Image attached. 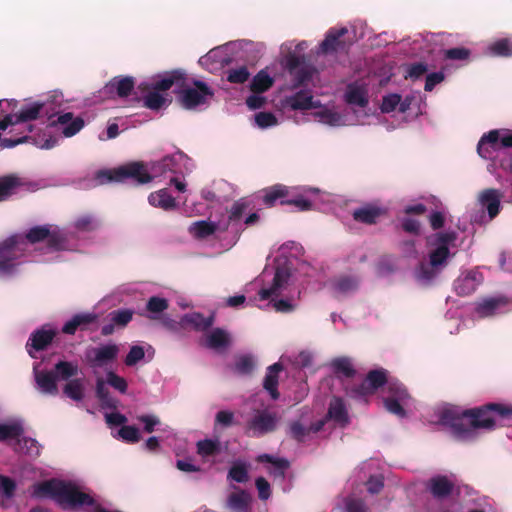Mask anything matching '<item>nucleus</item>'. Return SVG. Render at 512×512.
<instances>
[{"mask_svg":"<svg viewBox=\"0 0 512 512\" xmlns=\"http://www.w3.org/2000/svg\"><path fill=\"white\" fill-rule=\"evenodd\" d=\"M301 250L302 247L295 242L284 243L273 263L266 265L250 284L258 288L255 297L257 307L272 308L282 313L296 309L306 278L314 276L316 272L308 262L297 259Z\"/></svg>","mask_w":512,"mask_h":512,"instance_id":"nucleus-1","label":"nucleus"},{"mask_svg":"<svg viewBox=\"0 0 512 512\" xmlns=\"http://www.w3.org/2000/svg\"><path fill=\"white\" fill-rule=\"evenodd\" d=\"M62 103V95L54 94L41 101L29 102L21 107L18 113L6 115L0 120V146L13 148L16 145L31 141L41 149H51L58 145V137L46 129L34 133L31 121L51 119Z\"/></svg>","mask_w":512,"mask_h":512,"instance_id":"nucleus-2","label":"nucleus"},{"mask_svg":"<svg viewBox=\"0 0 512 512\" xmlns=\"http://www.w3.org/2000/svg\"><path fill=\"white\" fill-rule=\"evenodd\" d=\"M437 424L447 428L460 441H471L481 431H489L512 421V405L491 403L479 408L459 410L444 407L436 413Z\"/></svg>","mask_w":512,"mask_h":512,"instance_id":"nucleus-3","label":"nucleus"},{"mask_svg":"<svg viewBox=\"0 0 512 512\" xmlns=\"http://www.w3.org/2000/svg\"><path fill=\"white\" fill-rule=\"evenodd\" d=\"M190 160L182 153L163 158L151 165L150 171L137 162L129 163L115 169L101 170L96 174L98 184L111 182H126L133 180L139 184L147 183L153 179L169 181L179 192H184L186 184L179 176L191 171Z\"/></svg>","mask_w":512,"mask_h":512,"instance_id":"nucleus-4","label":"nucleus"},{"mask_svg":"<svg viewBox=\"0 0 512 512\" xmlns=\"http://www.w3.org/2000/svg\"><path fill=\"white\" fill-rule=\"evenodd\" d=\"M458 233L452 229L436 231L426 237V255L413 268V279L422 286L431 285L458 251Z\"/></svg>","mask_w":512,"mask_h":512,"instance_id":"nucleus-5","label":"nucleus"},{"mask_svg":"<svg viewBox=\"0 0 512 512\" xmlns=\"http://www.w3.org/2000/svg\"><path fill=\"white\" fill-rule=\"evenodd\" d=\"M385 385L383 402L385 408L392 414L403 418L406 408L410 405V396L401 383L388 379L385 370H374L368 373L359 385L346 389V394L358 401L366 402L367 398Z\"/></svg>","mask_w":512,"mask_h":512,"instance_id":"nucleus-6","label":"nucleus"},{"mask_svg":"<svg viewBox=\"0 0 512 512\" xmlns=\"http://www.w3.org/2000/svg\"><path fill=\"white\" fill-rule=\"evenodd\" d=\"M67 236L64 229L55 225H40L32 227L26 235L15 234L4 240V246L0 249L2 257H9L16 267L27 257L32 247L40 242H45L49 251L66 250L70 245L65 244L63 239Z\"/></svg>","mask_w":512,"mask_h":512,"instance_id":"nucleus-7","label":"nucleus"},{"mask_svg":"<svg viewBox=\"0 0 512 512\" xmlns=\"http://www.w3.org/2000/svg\"><path fill=\"white\" fill-rule=\"evenodd\" d=\"M31 494L37 499H52L63 509L76 510L87 506L92 507L93 512H120L95 505L84 485L76 480L51 479L36 483L32 486Z\"/></svg>","mask_w":512,"mask_h":512,"instance_id":"nucleus-8","label":"nucleus"},{"mask_svg":"<svg viewBox=\"0 0 512 512\" xmlns=\"http://www.w3.org/2000/svg\"><path fill=\"white\" fill-rule=\"evenodd\" d=\"M185 72L174 70L153 76L141 83L140 88L145 92L144 106L151 110H160L167 107L171 98L167 91L172 87L181 88L184 85Z\"/></svg>","mask_w":512,"mask_h":512,"instance_id":"nucleus-9","label":"nucleus"},{"mask_svg":"<svg viewBox=\"0 0 512 512\" xmlns=\"http://www.w3.org/2000/svg\"><path fill=\"white\" fill-rule=\"evenodd\" d=\"M305 41L294 44L293 41L285 42L280 47V63L290 77L296 80V87L309 85L317 78L318 71L304 61L300 54L307 49Z\"/></svg>","mask_w":512,"mask_h":512,"instance_id":"nucleus-10","label":"nucleus"},{"mask_svg":"<svg viewBox=\"0 0 512 512\" xmlns=\"http://www.w3.org/2000/svg\"><path fill=\"white\" fill-rule=\"evenodd\" d=\"M299 188L286 187L283 185H276L264 191L263 203L267 206H273L277 202L281 204H293L299 210H309L311 207L317 205V199L320 191L314 188L303 187L301 193L296 194Z\"/></svg>","mask_w":512,"mask_h":512,"instance_id":"nucleus-11","label":"nucleus"},{"mask_svg":"<svg viewBox=\"0 0 512 512\" xmlns=\"http://www.w3.org/2000/svg\"><path fill=\"white\" fill-rule=\"evenodd\" d=\"M79 372V365L74 361H58L54 370L42 368V362L33 364V375L37 389L47 395L58 393L57 381H68Z\"/></svg>","mask_w":512,"mask_h":512,"instance_id":"nucleus-12","label":"nucleus"},{"mask_svg":"<svg viewBox=\"0 0 512 512\" xmlns=\"http://www.w3.org/2000/svg\"><path fill=\"white\" fill-rule=\"evenodd\" d=\"M343 100L351 111V116L362 119L357 125H370L376 117L369 108V89L363 81H355L348 84L343 93Z\"/></svg>","mask_w":512,"mask_h":512,"instance_id":"nucleus-13","label":"nucleus"},{"mask_svg":"<svg viewBox=\"0 0 512 512\" xmlns=\"http://www.w3.org/2000/svg\"><path fill=\"white\" fill-rule=\"evenodd\" d=\"M175 92L178 93L181 106L188 110L202 109L208 105L214 95L213 90L206 83L190 81L186 74L183 87H175Z\"/></svg>","mask_w":512,"mask_h":512,"instance_id":"nucleus-14","label":"nucleus"},{"mask_svg":"<svg viewBox=\"0 0 512 512\" xmlns=\"http://www.w3.org/2000/svg\"><path fill=\"white\" fill-rule=\"evenodd\" d=\"M423 97L420 92L407 95L403 100L399 94L393 93L383 97L381 111L391 113L398 111L404 115L403 120L408 117H416L422 113Z\"/></svg>","mask_w":512,"mask_h":512,"instance_id":"nucleus-15","label":"nucleus"},{"mask_svg":"<svg viewBox=\"0 0 512 512\" xmlns=\"http://www.w3.org/2000/svg\"><path fill=\"white\" fill-rule=\"evenodd\" d=\"M50 123L46 127L52 135L58 137V142L61 138H70L78 134L85 126L84 119L79 115H74L72 112H61L56 109V112L49 119Z\"/></svg>","mask_w":512,"mask_h":512,"instance_id":"nucleus-16","label":"nucleus"},{"mask_svg":"<svg viewBox=\"0 0 512 512\" xmlns=\"http://www.w3.org/2000/svg\"><path fill=\"white\" fill-rule=\"evenodd\" d=\"M291 78V83L287 85V89L292 91L290 95H287L282 100V106L287 110H312L315 106L317 100H314V97L311 92V87L316 85L318 81V77L314 80L313 83L309 85H299L296 87V80Z\"/></svg>","mask_w":512,"mask_h":512,"instance_id":"nucleus-17","label":"nucleus"},{"mask_svg":"<svg viewBox=\"0 0 512 512\" xmlns=\"http://www.w3.org/2000/svg\"><path fill=\"white\" fill-rule=\"evenodd\" d=\"M311 115L321 124L330 127H342L357 125V122H363L356 116H351L348 110L339 112L334 107L322 105L318 100L312 109Z\"/></svg>","mask_w":512,"mask_h":512,"instance_id":"nucleus-18","label":"nucleus"},{"mask_svg":"<svg viewBox=\"0 0 512 512\" xmlns=\"http://www.w3.org/2000/svg\"><path fill=\"white\" fill-rule=\"evenodd\" d=\"M311 115L321 124L330 127H342L357 125V122H363L356 116H351L348 110L339 112L334 107L322 105L318 100L312 109Z\"/></svg>","mask_w":512,"mask_h":512,"instance_id":"nucleus-19","label":"nucleus"},{"mask_svg":"<svg viewBox=\"0 0 512 512\" xmlns=\"http://www.w3.org/2000/svg\"><path fill=\"white\" fill-rule=\"evenodd\" d=\"M512 147V130H492L481 137L477 151L484 159H494L503 148Z\"/></svg>","mask_w":512,"mask_h":512,"instance_id":"nucleus-20","label":"nucleus"},{"mask_svg":"<svg viewBox=\"0 0 512 512\" xmlns=\"http://www.w3.org/2000/svg\"><path fill=\"white\" fill-rule=\"evenodd\" d=\"M99 226V221L92 215H83L75 220L69 230H64L67 236L64 237L63 241L65 244L70 245L67 250H74L78 247L77 240L94 231Z\"/></svg>","mask_w":512,"mask_h":512,"instance_id":"nucleus-21","label":"nucleus"},{"mask_svg":"<svg viewBox=\"0 0 512 512\" xmlns=\"http://www.w3.org/2000/svg\"><path fill=\"white\" fill-rule=\"evenodd\" d=\"M119 354V346L114 343L91 347L86 350L85 358L88 364L93 368H101L112 363Z\"/></svg>","mask_w":512,"mask_h":512,"instance_id":"nucleus-22","label":"nucleus"},{"mask_svg":"<svg viewBox=\"0 0 512 512\" xmlns=\"http://www.w3.org/2000/svg\"><path fill=\"white\" fill-rule=\"evenodd\" d=\"M278 423L276 413L268 410L258 411L248 422L247 434L259 437L275 430Z\"/></svg>","mask_w":512,"mask_h":512,"instance_id":"nucleus-23","label":"nucleus"},{"mask_svg":"<svg viewBox=\"0 0 512 512\" xmlns=\"http://www.w3.org/2000/svg\"><path fill=\"white\" fill-rule=\"evenodd\" d=\"M232 43L211 49L199 59V64L209 72L215 73L232 61L229 54Z\"/></svg>","mask_w":512,"mask_h":512,"instance_id":"nucleus-24","label":"nucleus"},{"mask_svg":"<svg viewBox=\"0 0 512 512\" xmlns=\"http://www.w3.org/2000/svg\"><path fill=\"white\" fill-rule=\"evenodd\" d=\"M502 196L503 194L496 189H486L479 194L478 203L480 209L482 212H487V216L481 215V222L491 221L499 214Z\"/></svg>","mask_w":512,"mask_h":512,"instance_id":"nucleus-25","label":"nucleus"},{"mask_svg":"<svg viewBox=\"0 0 512 512\" xmlns=\"http://www.w3.org/2000/svg\"><path fill=\"white\" fill-rule=\"evenodd\" d=\"M377 466L378 461L371 459L362 463V465L357 470L358 478L360 481H365V479L368 478L365 484L367 485L368 492L371 494L380 492L384 485L383 476L381 474L373 473V470Z\"/></svg>","mask_w":512,"mask_h":512,"instance_id":"nucleus-26","label":"nucleus"},{"mask_svg":"<svg viewBox=\"0 0 512 512\" xmlns=\"http://www.w3.org/2000/svg\"><path fill=\"white\" fill-rule=\"evenodd\" d=\"M134 86L132 77H114L103 87L101 93L106 98H125L131 93Z\"/></svg>","mask_w":512,"mask_h":512,"instance_id":"nucleus-27","label":"nucleus"},{"mask_svg":"<svg viewBox=\"0 0 512 512\" xmlns=\"http://www.w3.org/2000/svg\"><path fill=\"white\" fill-rule=\"evenodd\" d=\"M55 331L50 326H43L31 334L26 348L32 358H36V352L45 349L53 340Z\"/></svg>","mask_w":512,"mask_h":512,"instance_id":"nucleus-28","label":"nucleus"},{"mask_svg":"<svg viewBox=\"0 0 512 512\" xmlns=\"http://www.w3.org/2000/svg\"><path fill=\"white\" fill-rule=\"evenodd\" d=\"M256 460L266 464L267 472L274 478V481L284 482L289 469V462L284 458L274 457L269 454H260Z\"/></svg>","mask_w":512,"mask_h":512,"instance_id":"nucleus-29","label":"nucleus"},{"mask_svg":"<svg viewBox=\"0 0 512 512\" xmlns=\"http://www.w3.org/2000/svg\"><path fill=\"white\" fill-rule=\"evenodd\" d=\"M228 231V225L222 222L213 221H197L190 225V234L197 239H206L211 235H220L221 233Z\"/></svg>","mask_w":512,"mask_h":512,"instance_id":"nucleus-30","label":"nucleus"},{"mask_svg":"<svg viewBox=\"0 0 512 512\" xmlns=\"http://www.w3.org/2000/svg\"><path fill=\"white\" fill-rule=\"evenodd\" d=\"M508 302L504 297H491L477 303L474 314L479 318L494 316L507 311Z\"/></svg>","mask_w":512,"mask_h":512,"instance_id":"nucleus-31","label":"nucleus"},{"mask_svg":"<svg viewBox=\"0 0 512 512\" xmlns=\"http://www.w3.org/2000/svg\"><path fill=\"white\" fill-rule=\"evenodd\" d=\"M324 424V420H319L312 425H307L303 420H297L290 423L288 433L295 440L305 442L319 432Z\"/></svg>","mask_w":512,"mask_h":512,"instance_id":"nucleus-32","label":"nucleus"},{"mask_svg":"<svg viewBox=\"0 0 512 512\" xmlns=\"http://www.w3.org/2000/svg\"><path fill=\"white\" fill-rule=\"evenodd\" d=\"M483 276L477 270L462 273L454 282V289L458 295H469L473 293L482 283Z\"/></svg>","mask_w":512,"mask_h":512,"instance_id":"nucleus-33","label":"nucleus"},{"mask_svg":"<svg viewBox=\"0 0 512 512\" xmlns=\"http://www.w3.org/2000/svg\"><path fill=\"white\" fill-rule=\"evenodd\" d=\"M155 351L150 344H135L130 347L128 354L124 359V363L128 367L135 366L140 363H147L154 357Z\"/></svg>","mask_w":512,"mask_h":512,"instance_id":"nucleus-34","label":"nucleus"},{"mask_svg":"<svg viewBox=\"0 0 512 512\" xmlns=\"http://www.w3.org/2000/svg\"><path fill=\"white\" fill-rule=\"evenodd\" d=\"M348 33L347 28H331L325 39L321 42L319 46L320 53H329L333 51H337L339 48H344L345 41H342L341 38Z\"/></svg>","mask_w":512,"mask_h":512,"instance_id":"nucleus-35","label":"nucleus"},{"mask_svg":"<svg viewBox=\"0 0 512 512\" xmlns=\"http://www.w3.org/2000/svg\"><path fill=\"white\" fill-rule=\"evenodd\" d=\"M386 213V210L377 204H366L353 211V218L357 222L374 224Z\"/></svg>","mask_w":512,"mask_h":512,"instance_id":"nucleus-36","label":"nucleus"},{"mask_svg":"<svg viewBox=\"0 0 512 512\" xmlns=\"http://www.w3.org/2000/svg\"><path fill=\"white\" fill-rule=\"evenodd\" d=\"M325 422L331 420L335 425L344 427L349 423V416L344 401L339 397H334L328 409L327 418L323 419Z\"/></svg>","mask_w":512,"mask_h":512,"instance_id":"nucleus-37","label":"nucleus"},{"mask_svg":"<svg viewBox=\"0 0 512 512\" xmlns=\"http://www.w3.org/2000/svg\"><path fill=\"white\" fill-rule=\"evenodd\" d=\"M434 35L427 34H416L412 38L406 41V44L410 46L409 54L412 56H418L423 53H430L434 50L433 48Z\"/></svg>","mask_w":512,"mask_h":512,"instance_id":"nucleus-38","label":"nucleus"},{"mask_svg":"<svg viewBox=\"0 0 512 512\" xmlns=\"http://www.w3.org/2000/svg\"><path fill=\"white\" fill-rule=\"evenodd\" d=\"M455 486L454 477L438 475L430 479L428 488L436 498L448 496Z\"/></svg>","mask_w":512,"mask_h":512,"instance_id":"nucleus-39","label":"nucleus"},{"mask_svg":"<svg viewBox=\"0 0 512 512\" xmlns=\"http://www.w3.org/2000/svg\"><path fill=\"white\" fill-rule=\"evenodd\" d=\"M230 343L229 334L222 329H213L207 333L203 340V345L209 349L221 351L228 347Z\"/></svg>","mask_w":512,"mask_h":512,"instance_id":"nucleus-40","label":"nucleus"},{"mask_svg":"<svg viewBox=\"0 0 512 512\" xmlns=\"http://www.w3.org/2000/svg\"><path fill=\"white\" fill-rule=\"evenodd\" d=\"M25 186L26 183L17 176L0 177V201L6 200L11 195L21 191Z\"/></svg>","mask_w":512,"mask_h":512,"instance_id":"nucleus-41","label":"nucleus"},{"mask_svg":"<svg viewBox=\"0 0 512 512\" xmlns=\"http://www.w3.org/2000/svg\"><path fill=\"white\" fill-rule=\"evenodd\" d=\"M148 202L151 206L164 211H171L177 208L176 199L168 193L167 189H160L151 193L148 197Z\"/></svg>","mask_w":512,"mask_h":512,"instance_id":"nucleus-42","label":"nucleus"},{"mask_svg":"<svg viewBox=\"0 0 512 512\" xmlns=\"http://www.w3.org/2000/svg\"><path fill=\"white\" fill-rule=\"evenodd\" d=\"M359 285L357 278L344 275L334 279L331 282V289L336 296H345L354 292Z\"/></svg>","mask_w":512,"mask_h":512,"instance_id":"nucleus-43","label":"nucleus"},{"mask_svg":"<svg viewBox=\"0 0 512 512\" xmlns=\"http://www.w3.org/2000/svg\"><path fill=\"white\" fill-rule=\"evenodd\" d=\"M246 209L247 202L245 200H240L234 203L228 215V219L222 220L223 223L228 225V230H231V232L236 233L239 230V228L242 227V217Z\"/></svg>","mask_w":512,"mask_h":512,"instance_id":"nucleus-44","label":"nucleus"},{"mask_svg":"<svg viewBox=\"0 0 512 512\" xmlns=\"http://www.w3.org/2000/svg\"><path fill=\"white\" fill-rule=\"evenodd\" d=\"M212 323V316L205 318L201 314L195 312L184 315L180 320V324L182 327L191 328L197 331L206 330L212 325Z\"/></svg>","mask_w":512,"mask_h":512,"instance_id":"nucleus-45","label":"nucleus"},{"mask_svg":"<svg viewBox=\"0 0 512 512\" xmlns=\"http://www.w3.org/2000/svg\"><path fill=\"white\" fill-rule=\"evenodd\" d=\"M282 371V366L275 363L268 367L266 376L264 378V388L270 394L271 399L277 400L279 393L277 391L279 373Z\"/></svg>","mask_w":512,"mask_h":512,"instance_id":"nucleus-46","label":"nucleus"},{"mask_svg":"<svg viewBox=\"0 0 512 512\" xmlns=\"http://www.w3.org/2000/svg\"><path fill=\"white\" fill-rule=\"evenodd\" d=\"M329 368L340 378H350L355 374L354 366L347 357H338L331 360Z\"/></svg>","mask_w":512,"mask_h":512,"instance_id":"nucleus-47","label":"nucleus"},{"mask_svg":"<svg viewBox=\"0 0 512 512\" xmlns=\"http://www.w3.org/2000/svg\"><path fill=\"white\" fill-rule=\"evenodd\" d=\"M95 319L96 316L91 313L76 314L64 324L62 330L66 334H74L78 328H83Z\"/></svg>","mask_w":512,"mask_h":512,"instance_id":"nucleus-48","label":"nucleus"},{"mask_svg":"<svg viewBox=\"0 0 512 512\" xmlns=\"http://www.w3.org/2000/svg\"><path fill=\"white\" fill-rule=\"evenodd\" d=\"M221 452V443L218 439H204L197 442V453L208 460Z\"/></svg>","mask_w":512,"mask_h":512,"instance_id":"nucleus-49","label":"nucleus"},{"mask_svg":"<svg viewBox=\"0 0 512 512\" xmlns=\"http://www.w3.org/2000/svg\"><path fill=\"white\" fill-rule=\"evenodd\" d=\"M251 497L245 491L232 493L227 499V507L238 512H246L249 508Z\"/></svg>","mask_w":512,"mask_h":512,"instance_id":"nucleus-50","label":"nucleus"},{"mask_svg":"<svg viewBox=\"0 0 512 512\" xmlns=\"http://www.w3.org/2000/svg\"><path fill=\"white\" fill-rule=\"evenodd\" d=\"M23 432L17 437L13 438L16 440L15 450L20 453L27 454L29 456H37L40 453V445L35 439L21 437ZM12 441V439L10 440Z\"/></svg>","mask_w":512,"mask_h":512,"instance_id":"nucleus-51","label":"nucleus"},{"mask_svg":"<svg viewBox=\"0 0 512 512\" xmlns=\"http://www.w3.org/2000/svg\"><path fill=\"white\" fill-rule=\"evenodd\" d=\"M274 83V78L268 73L266 69L259 71L252 79L250 83V89L252 92L264 93Z\"/></svg>","mask_w":512,"mask_h":512,"instance_id":"nucleus-52","label":"nucleus"},{"mask_svg":"<svg viewBox=\"0 0 512 512\" xmlns=\"http://www.w3.org/2000/svg\"><path fill=\"white\" fill-rule=\"evenodd\" d=\"M96 396L103 408L114 409L118 404V401L109 394L106 382L102 377L96 379Z\"/></svg>","mask_w":512,"mask_h":512,"instance_id":"nucleus-53","label":"nucleus"},{"mask_svg":"<svg viewBox=\"0 0 512 512\" xmlns=\"http://www.w3.org/2000/svg\"><path fill=\"white\" fill-rule=\"evenodd\" d=\"M485 53L490 56H512V38L495 41L487 46Z\"/></svg>","mask_w":512,"mask_h":512,"instance_id":"nucleus-54","label":"nucleus"},{"mask_svg":"<svg viewBox=\"0 0 512 512\" xmlns=\"http://www.w3.org/2000/svg\"><path fill=\"white\" fill-rule=\"evenodd\" d=\"M23 432L21 420H11L0 424V441H7L17 438Z\"/></svg>","mask_w":512,"mask_h":512,"instance_id":"nucleus-55","label":"nucleus"},{"mask_svg":"<svg viewBox=\"0 0 512 512\" xmlns=\"http://www.w3.org/2000/svg\"><path fill=\"white\" fill-rule=\"evenodd\" d=\"M16 483L10 477L0 474V506L5 507L15 494Z\"/></svg>","mask_w":512,"mask_h":512,"instance_id":"nucleus-56","label":"nucleus"},{"mask_svg":"<svg viewBox=\"0 0 512 512\" xmlns=\"http://www.w3.org/2000/svg\"><path fill=\"white\" fill-rule=\"evenodd\" d=\"M64 394L74 400L81 401L84 398V380L76 378L68 381L63 389Z\"/></svg>","mask_w":512,"mask_h":512,"instance_id":"nucleus-57","label":"nucleus"},{"mask_svg":"<svg viewBox=\"0 0 512 512\" xmlns=\"http://www.w3.org/2000/svg\"><path fill=\"white\" fill-rule=\"evenodd\" d=\"M228 478L237 483H244L248 479V469L244 462H235L229 470Z\"/></svg>","mask_w":512,"mask_h":512,"instance_id":"nucleus-58","label":"nucleus"},{"mask_svg":"<svg viewBox=\"0 0 512 512\" xmlns=\"http://www.w3.org/2000/svg\"><path fill=\"white\" fill-rule=\"evenodd\" d=\"M254 125L260 129H266L278 124L276 116L271 112H258L253 117Z\"/></svg>","mask_w":512,"mask_h":512,"instance_id":"nucleus-59","label":"nucleus"},{"mask_svg":"<svg viewBox=\"0 0 512 512\" xmlns=\"http://www.w3.org/2000/svg\"><path fill=\"white\" fill-rule=\"evenodd\" d=\"M255 367V360L250 355H241L237 358L234 370L240 375L249 374Z\"/></svg>","mask_w":512,"mask_h":512,"instance_id":"nucleus-60","label":"nucleus"},{"mask_svg":"<svg viewBox=\"0 0 512 512\" xmlns=\"http://www.w3.org/2000/svg\"><path fill=\"white\" fill-rule=\"evenodd\" d=\"M467 512H491L492 506L486 497H472L467 502Z\"/></svg>","mask_w":512,"mask_h":512,"instance_id":"nucleus-61","label":"nucleus"},{"mask_svg":"<svg viewBox=\"0 0 512 512\" xmlns=\"http://www.w3.org/2000/svg\"><path fill=\"white\" fill-rule=\"evenodd\" d=\"M428 71V66L424 63H413L405 67V78L418 80Z\"/></svg>","mask_w":512,"mask_h":512,"instance_id":"nucleus-62","label":"nucleus"},{"mask_svg":"<svg viewBox=\"0 0 512 512\" xmlns=\"http://www.w3.org/2000/svg\"><path fill=\"white\" fill-rule=\"evenodd\" d=\"M106 386L110 385L115 390L119 391L120 393L124 394L127 391V382L126 380L114 373L113 371H109L106 373Z\"/></svg>","mask_w":512,"mask_h":512,"instance_id":"nucleus-63","label":"nucleus"},{"mask_svg":"<svg viewBox=\"0 0 512 512\" xmlns=\"http://www.w3.org/2000/svg\"><path fill=\"white\" fill-rule=\"evenodd\" d=\"M250 73L244 66L232 69L228 72L227 80L231 83L242 84L248 80Z\"/></svg>","mask_w":512,"mask_h":512,"instance_id":"nucleus-64","label":"nucleus"}]
</instances>
